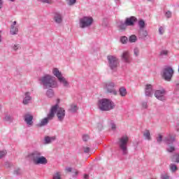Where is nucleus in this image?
<instances>
[{
	"instance_id": "f257e3e1",
	"label": "nucleus",
	"mask_w": 179,
	"mask_h": 179,
	"mask_svg": "<svg viewBox=\"0 0 179 179\" xmlns=\"http://www.w3.org/2000/svg\"><path fill=\"white\" fill-rule=\"evenodd\" d=\"M98 107L101 111H110V110H113L115 104L110 99H103L99 101Z\"/></svg>"
},
{
	"instance_id": "f03ea898",
	"label": "nucleus",
	"mask_w": 179,
	"mask_h": 179,
	"mask_svg": "<svg viewBox=\"0 0 179 179\" xmlns=\"http://www.w3.org/2000/svg\"><path fill=\"white\" fill-rule=\"evenodd\" d=\"M57 108H58V104L53 106L51 108L50 111L47 117L42 119L41 122L37 124V127H44L47 125V124H48V121H51V120L54 118L55 115V113L57 111Z\"/></svg>"
},
{
	"instance_id": "7ed1b4c3",
	"label": "nucleus",
	"mask_w": 179,
	"mask_h": 179,
	"mask_svg": "<svg viewBox=\"0 0 179 179\" xmlns=\"http://www.w3.org/2000/svg\"><path fill=\"white\" fill-rule=\"evenodd\" d=\"M41 82L43 85V86H45V87H57V81H55V79L54 77L47 75L41 78Z\"/></svg>"
},
{
	"instance_id": "20e7f679",
	"label": "nucleus",
	"mask_w": 179,
	"mask_h": 179,
	"mask_svg": "<svg viewBox=\"0 0 179 179\" xmlns=\"http://www.w3.org/2000/svg\"><path fill=\"white\" fill-rule=\"evenodd\" d=\"M173 74L174 70H173V69L171 67H166L163 71L162 78L164 79V80H166V82H170Z\"/></svg>"
},
{
	"instance_id": "39448f33",
	"label": "nucleus",
	"mask_w": 179,
	"mask_h": 179,
	"mask_svg": "<svg viewBox=\"0 0 179 179\" xmlns=\"http://www.w3.org/2000/svg\"><path fill=\"white\" fill-rule=\"evenodd\" d=\"M129 138L127 136H123L119 139V147L122 150L124 155H127V145H128Z\"/></svg>"
},
{
	"instance_id": "423d86ee",
	"label": "nucleus",
	"mask_w": 179,
	"mask_h": 179,
	"mask_svg": "<svg viewBox=\"0 0 179 179\" xmlns=\"http://www.w3.org/2000/svg\"><path fill=\"white\" fill-rule=\"evenodd\" d=\"M93 23V17H84L80 20V27L85 29V27H89L92 26Z\"/></svg>"
},
{
	"instance_id": "0eeeda50",
	"label": "nucleus",
	"mask_w": 179,
	"mask_h": 179,
	"mask_svg": "<svg viewBox=\"0 0 179 179\" xmlns=\"http://www.w3.org/2000/svg\"><path fill=\"white\" fill-rule=\"evenodd\" d=\"M108 60L109 62V66L110 69H117V66L120 65V62H118V59L115 57V56H108Z\"/></svg>"
},
{
	"instance_id": "6e6552de",
	"label": "nucleus",
	"mask_w": 179,
	"mask_h": 179,
	"mask_svg": "<svg viewBox=\"0 0 179 179\" xmlns=\"http://www.w3.org/2000/svg\"><path fill=\"white\" fill-rule=\"evenodd\" d=\"M115 84L114 83L109 82L106 85V90L107 93H111L115 96H117V91L114 89Z\"/></svg>"
},
{
	"instance_id": "1a4fd4ad",
	"label": "nucleus",
	"mask_w": 179,
	"mask_h": 179,
	"mask_svg": "<svg viewBox=\"0 0 179 179\" xmlns=\"http://www.w3.org/2000/svg\"><path fill=\"white\" fill-rule=\"evenodd\" d=\"M56 113L59 121H64V118H65V109H64V108H58L57 105Z\"/></svg>"
},
{
	"instance_id": "9d476101",
	"label": "nucleus",
	"mask_w": 179,
	"mask_h": 179,
	"mask_svg": "<svg viewBox=\"0 0 179 179\" xmlns=\"http://www.w3.org/2000/svg\"><path fill=\"white\" fill-rule=\"evenodd\" d=\"M164 94H166V91H164V90H157L155 91V96L158 100H160L161 101H164V100H166V97H164Z\"/></svg>"
},
{
	"instance_id": "9b49d317",
	"label": "nucleus",
	"mask_w": 179,
	"mask_h": 179,
	"mask_svg": "<svg viewBox=\"0 0 179 179\" xmlns=\"http://www.w3.org/2000/svg\"><path fill=\"white\" fill-rule=\"evenodd\" d=\"M41 157V152L38 151H34L32 153L29 154V157L34 163Z\"/></svg>"
},
{
	"instance_id": "f8f14e48",
	"label": "nucleus",
	"mask_w": 179,
	"mask_h": 179,
	"mask_svg": "<svg viewBox=\"0 0 179 179\" xmlns=\"http://www.w3.org/2000/svg\"><path fill=\"white\" fill-rule=\"evenodd\" d=\"M122 60H123L124 62H126L127 64H129L131 62V57L129 56V52L124 51L121 55Z\"/></svg>"
},
{
	"instance_id": "ddd939ff",
	"label": "nucleus",
	"mask_w": 179,
	"mask_h": 179,
	"mask_svg": "<svg viewBox=\"0 0 179 179\" xmlns=\"http://www.w3.org/2000/svg\"><path fill=\"white\" fill-rule=\"evenodd\" d=\"M24 121L27 122V125L31 127V125H33V115L30 114L25 115Z\"/></svg>"
},
{
	"instance_id": "4468645a",
	"label": "nucleus",
	"mask_w": 179,
	"mask_h": 179,
	"mask_svg": "<svg viewBox=\"0 0 179 179\" xmlns=\"http://www.w3.org/2000/svg\"><path fill=\"white\" fill-rule=\"evenodd\" d=\"M135 22H136V17H135L134 16L127 18L125 20L127 26H134Z\"/></svg>"
},
{
	"instance_id": "2eb2a0df",
	"label": "nucleus",
	"mask_w": 179,
	"mask_h": 179,
	"mask_svg": "<svg viewBox=\"0 0 179 179\" xmlns=\"http://www.w3.org/2000/svg\"><path fill=\"white\" fill-rule=\"evenodd\" d=\"M153 94V89L152 87V85L148 84L145 86V96L150 97Z\"/></svg>"
},
{
	"instance_id": "dca6fc26",
	"label": "nucleus",
	"mask_w": 179,
	"mask_h": 179,
	"mask_svg": "<svg viewBox=\"0 0 179 179\" xmlns=\"http://www.w3.org/2000/svg\"><path fill=\"white\" fill-rule=\"evenodd\" d=\"M47 158H45L44 156L41 155L38 159L34 162V164H47Z\"/></svg>"
},
{
	"instance_id": "f3484780",
	"label": "nucleus",
	"mask_w": 179,
	"mask_h": 179,
	"mask_svg": "<svg viewBox=\"0 0 179 179\" xmlns=\"http://www.w3.org/2000/svg\"><path fill=\"white\" fill-rule=\"evenodd\" d=\"M10 31L13 35L17 34V32L19 31V29L17 28V27H16V21H14L13 22Z\"/></svg>"
},
{
	"instance_id": "a211bd4d",
	"label": "nucleus",
	"mask_w": 179,
	"mask_h": 179,
	"mask_svg": "<svg viewBox=\"0 0 179 179\" xmlns=\"http://www.w3.org/2000/svg\"><path fill=\"white\" fill-rule=\"evenodd\" d=\"M165 143H167V145H170V143H173L174 141H176V138L174 136H168L164 138Z\"/></svg>"
},
{
	"instance_id": "6ab92c4d",
	"label": "nucleus",
	"mask_w": 179,
	"mask_h": 179,
	"mask_svg": "<svg viewBox=\"0 0 179 179\" xmlns=\"http://www.w3.org/2000/svg\"><path fill=\"white\" fill-rule=\"evenodd\" d=\"M52 73L55 76H56V78H57V79L59 80L60 78L62 77V74L61 73V72L59 71V70L57 68L53 69L52 70Z\"/></svg>"
},
{
	"instance_id": "aec40b11",
	"label": "nucleus",
	"mask_w": 179,
	"mask_h": 179,
	"mask_svg": "<svg viewBox=\"0 0 179 179\" xmlns=\"http://www.w3.org/2000/svg\"><path fill=\"white\" fill-rule=\"evenodd\" d=\"M31 100V97L30 96V93H25V97L23 100V104H29V101Z\"/></svg>"
},
{
	"instance_id": "412c9836",
	"label": "nucleus",
	"mask_w": 179,
	"mask_h": 179,
	"mask_svg": "<svg viewBox=\"0 0 179 179\" xmlns=\"http://www.w3.org/2000/svg\"><path fill=\"white\" fill-rule=\"evenodd\" d=\"M54 20L56 23H61L62 22V16H61V14H55Z\"/></svg>"
},
{
	"instance_id": "4be33fe9",
	"label": "nucleus",
	"mask_w": 179,
	"mask_h": 179,
	"mask_svg": "<svg viewBox=\"0 0 179 179\" xmlns=\"http://www.w3.org/2000/svg\"><path fill=\"white\" fill-rule=\"evenodd\" d=\"M78 110H79V108H78V106L75 105V104H71L70 106V108L69 109V110L71 113H76L78 111Z\"/></svg>"
},
{
	"instance_id": "5701e85b",
	"label": "nucleus",
	"mask_w": 179,
	"mask_h": 179,
	"mask_svg": "<svg viewBox=\"0 0 179 179\" xmlns=\"http://www.w3.org/2000/svg\"><path fill=\"white\" fill-rule=\"evenodd\" d=\"M119 92L122 97H125V96H127V89H125L124 87H121Z\"/></svg>"
},
{
	"instance_id": "b1692460",
	"label": "nucleus",
	"mask_w": 179,
	"mask_h": 179,
	"mask_svg": "<svg viewBox=\"0 0 179 179\" xmlns=\"http://www.w3.org/2000/svg\"><path fill=\"white\" fill-rule=\"evenodd\" d=\"M58 80L60 82V83H62L65 87L68 86L69 85L68 81H66V79H65V78H64L63 76L59 78Z\"/></svg>"
},
{
	"instance_id": "393cba45",
	"label": "nucleus",
	"mask_w": 179,
	"mask_h": 179,
	"mask_svg": "<svg viewBox=\"0 0 179 179\" xmlns=\"http://www.w3.org/2000/svg\"><path fill=\"white\" fill-rule=\"evenodd\" d=\"M52 141H55V137H50V136L45 137V143H51Z\"/></svg>"
},
{
	"instance_id": "a878e982",
	"label": "nucleus",
	"mask_w": 179,
	"mask_h": 179,
	"mask_svg": "<svg viewBox=\"0 0 179 179\" xmlns=\"http://www.w3.org/2000/svg\"><path fill=\"white\" fill-rule=\"evenodd\" d=\"M145 139H147L148 141H150V132L149 130H146L143 134Z\"/></svg>"
},
{
	"instance_id": "bb28decb",
	"label": "nucleus",
	"mask_w": 179,
	"mask_h": 179,
	"mask_svg": "<svg viewBox=\"0 0 179 179\" xmlns=\"http://www.w3.org/2000/svg\"><path fill=\"white\" fill-rule=\"evenodd\" d=\"M136 40H138V38H136V36L135 35H131L129 38V41L130 43H136Z\"/></svg>"
},
{
	"instance_id": "cd10ccee",
	"label": "nucleus",
	"mask_w": 179,
	"mask_h": 179,
	"mask_svg": "<svg viewBox=\"0 0 179 179\" xmlns=\"http://www.w3.org/2000/svg\"><path fill=\"white\" fill-rule=\"evenodd\" d=\"M46 94L49 98L54 97V91H52V90H48Z\"/></svg>"
},
{
	"instance_id": "c85d7f7f",
	"label": "nucleus",
	"mask_w": 179,
	"mask_h": 179,
	"mask_svg": "<svg viewBox=\"0 0 179 179\" xmlns=\"http://www.w3.org/2000/svg\"><path fill=\"white\" fill-rule=\"evenodd\" d=\"M172 160L176 163H179V154H176L175 155H173Z\"/></svg>"
},
{
	"instance_id": "c756f323",
	"label": "nucleus",
	"mask_w": 179,
	"mask_h": 179,
	"mask_svg": "<svg viewBox=\"0 0 179 179\" xmlns=\"http://www.w3.org/2000/svg\"><path fill=\"white\" fill-rule=\"evenodd\" d=\"M138 26L140 27V30L143 29V28L145 27V21H143V20H140L138 22Z\"/></svg>"
},
{
	"instance_id": "7c9ffc66",
	"label": "nucleus",
	"mask_w": 179,
	"mask_h": 179,
	"mask_svg": "<svg viewBox=\"0 0 179 179\" xmlns=\"http://www.w3.org/2000/svg\"><path fill=\"white\" fill-rule=\"evenodd\" d=\"M52 179H62V178H61V173H60V172H56V173L53 175Z\"/></svg>"
},
{
	"instance_id": "2f4dec72",
	"label": "nucleus",
	"mask_w": 179,
	"mask_h": 179,
	"mask_svg": "<svg viewBox=\"0 0 179 179\" xmlns=\"http://www.w3.org/2000/svg\"><path fill=\"white\" fill-rule=\"evenodd\" d=\"M170 167V170L172 171L173 173L174 171H176L177 170V165L174 164H171L169 165Z\"/></svg>"
},
{
	"instance_id": "473e14b6",
	"label": "nucleus",
	"mask_w": 179,
	"mask_h": 179,
	"mask_svg": "<svg viewBox=\"0 0 179 179\" xmlns=\"http://www.w3.org/2000/svg\"><path fill=\"white\" fill-rule=\"evenodd\" d=\"M127 26H128V25H127V23H126V22L122 23V24H120L119 25V29H120V30H125V29H127Z\"/></svg>"
},
{
	"instance_id": "72a5a7b5",
	"label": "nucleus",
	"mask_w": 179,
	"mask_h": 179,
	"mask_svg": "<svg viewBox=\"0 0 179 179\" xmlns=\"http://www.w3.org/2000/svg\"><path fill=\"white\" fill-rule=\"evenodd\" d=\"M69 6H72L76 3V0H66Z\"/></svg>"
},
{
	"instance_id": "f704fd0d",
	"label": "nucleus",
	"mask_w": 179,
	"mask_h": 179,
	"mask_svg": "<svg viewBox=\"0 0 179 179\" xmlns=\"http://www.w3.org/2000/svg\"><path fill=\"white\" fill-rule=\"evenodd\" d=\"M139 52H140L139 48H135L134 49V55H135V57H139Z\"/></svg>"
},
{
	"instance_id": "c9c22d12",
	"label": "nucleus",
	"mask_w": 179,
	"mask_h": 179,
	"mask_svg": "<svg viewBox=\"0 0 179 179\" xmlns=\"http://www.w3.org/2000/svg\"><path fill=\"white\" fill-rule=\"evenodd\" d=\"M39 1H40V2H42L43 3H49L50 5L53 3L52 0H39Z\"/></svg>"
},
{
	"instance_id": "e433bc0d",
	"label": "nucleus",
	"mask_w": 179,
	"mask_h": 179,
	"mask_svg": "<svg viewBox=\"0 0 179 179\" xmlns=\"http://www.w3.org/2000/svg\"><path fill=\"white\" fill-rule=\"evenodd\" d=\"M120 41L122 43V44H125L128 41V38H127V36H122L120 38Z\"/></svg>"
},
{
	"instance_id": "4c0bfd02",
	"label": "nucleus",
	"mask_w": 179,
	"mask_h": 179,
	"mask_svg": "<svg viewBox=\"0 0 179 179\" xmlns=\"http://www.w3.org/2000/svg\"><path fill=\"white\" fill-rule=\"evenodd\" d=\"M6 150L0 151V159H2V157H5V156H6Z\"/></svg>"
},
{
	"instance_id": "58836bf2",
	"label": "nucleus",
	"mask_w": 179,
	"mask_h": 179,
	"mask_svg": "<svg viewBox=\"0 0 179 179\" xmlns=\"http://www.w3.org/2000/svg\"><path fill=\"white\" fill-rule=\"evenodd\" d=\"M89 139H90V137L89 136V135L85 134L83 136V141H84V142H87Z\"/></svg>"
},
{
	"instance_id": "ea45409f",
	"label": "nucleus",
	"mask_w": 179,
	"mask_h": 179,
	"mask_svg": "<svg viewBox=\"0 0 179 179\" xmlns=\"http://www.w3.org/2000/svg\"><path fill=\"white\" fill-rule=\"evenodd\" d=\"M140 34L144 37H146L148 36V32L143 29H140Z\"/></svg>"
},
{
	"instance_id": "a19ab883",
	"label": "nucleus",
	"mask_w": 179,
	"mask_h": 179,
	"mask_svg": "<svg viewBox=\"0 0 179 179\" xmlns=\"http://www.w3.org/2000/svg\"><path fill=\"white\" fill-rule=\"evenodd\" d=\"M162 140H163V136L161 134H159V136L157 138V142L158 143H160Z\"/></svg>"
},
{
	"instance_id": "79ce46f5",
	"label": "nucleus",
	"mask_w": 179,
	"mask_h": 179,
	"mask_svg": "<svg viewBox=\"0 0 179 179\" xmlns=\"http://www.w3.org/2000/svg\"><path fill=\"white\" fill-rule=\"evenodd\" d=\"M165 16L166 17H168V18L171 17V11L170 10L166 11V13H165Z\"/></svg>"
},
{
	"instance_id": "37998d69",
	"label": "nucleus",
	"mask_w": 179,
	"mask_h": 179,
	"mask_svg": "<svg viewBox=\"0 0 179 179\" xmlns=\"http://www.w3.org/2000/svg\"><path fill=\"white\" fill-rule=\"evenodd\" d=\"M64 171L66 174H68V173H72V168L71 167L66 168Z\"/></svg>"
},
{
	"instance_id": "c03bdc74",
	"label": "nucleus",
	"mask_w": 179,
	"mask_h": 179,
	"mask_svg": "<svg viewBox=\"0 0 179 179\" xmlns=\"http://www.w3.org/2000/svg\"><path fill=\"white\" fill-rule=\"evenodd\" d=\"M84 153H89L90 152V148L89 147H84L83 148Z\"/></svg>"
},
{
	"instance_id": "a18cd8bd",
	"label": "nucleus",
	"mask_w": 179,
	"mask_h": 179,
	"mask_svg": "<svg viewBox=\"0 0 179 179\" xmlns=\"http://www.w3.org/2000/svg\"><path fill=\"white\" fill-rule=\"evenodd\" d=\"M162 179H170V177L167 173H164L162 175Z\"/></svg>"
},
{
	"instance_id": "49530a36",
	"label": "nucleus",
	"mask_w": 179,
	"mask_h": 179,
	"mask_svg": "<svg viewBox=\"0 0 179 179\" xmlns=\"http://www.w3.org/2000/svg\"><path fill=\"white\" fill-rule=\"evenodd\" d=\"M167 54H169L168 50H162L160 52V55H167Z\"/></svg>"
},
{
	"instance_id": "de8ad7c7",
	"label": "nucleus",
	"mask_w": 179,
	"mask_h": 179,
	"mask_svg": "<svg viewBox=\"0 0 179 179\" xmlns=\"http://www.w3.org/2000/svg\"><path fill=\"white\" fill-rule=\"evenodd\" d=\"M167 150H168V152H174L175 148H174V147L171 146V147H169V148L167 149Z\"/></svg>"
},
{
	"instance_id": "09e8293b",
	"label": "nucleus",
	"mask_w": 179,
	"mask_h": 179,
	"mask_svg": "<svg viewBox=\"0 0 179 179\" xmlns=\"http://www.w3.org/2000/svg\"><path fill=\"white\" fill-rule=\"evenodd\" d=\"M159 34H163L164 33V29H163V27H159Z\"/></svg>"
},
{
	"instance_id": "8fccbe9b",
	"label": "nucleus",
	"mask_w": 179,
	"mask_h": 179,
	"mask_svg": "<svg viewBox=\"0 0 179 179\" xmlns=\"http://www.w3.org/2000/svg\"><path fill=\"white\" fill-rule=\"evenodd\" d=\"M6 121H12V117H10V115H7L5 117Z\"/></svg>"
},
{
	"instance_id": "3c124183",
	"label": "nucleus",
	"mask_w": 179,
	"mask_h": 179,
	"mask_svg": "<svg viewBox=\"0 0 179 179\" xmlns=\"http://www.w3.org/2000/svg\"><path fill=\"white\" fill-rule=\"evenodd\" d=\"M142 106L143 108H148V103L143 102Z\"/></svg>"
},
{
	"instance_id": "603ef678",
	"label": "nucleus",
	"mask_w": 179,
	"mask_h": 179,
	"mask_svg": "<svg viewBox=\"0 0 179 179\" xmlns=\"http://www.w3.org/2000/svg\"><path fill=\"white\" fill-rule=\"evenodd\" d=\"M20 173V169H17L14 171V174H15V176H17Z\"/></svg>"
},
{
	"instance_id": "864d4df0",
	"label": "nucleus",
	"mask_w": 179,
	"mask_h": 179,
	"mask_svg": "<svg viewBox=\"0 0 179 179\" xmlns=\"http://www.w3.org/2000/svg\"><path fill=\"white\" fill-rule=\"evenodd\" d=\"M13 49L16 51V50L19 49V45H15Z\"/></svg>"
},
{
	"instance_id": "5fc2aeb1",
	"label": "nucleus",
	"mask_w": 179,
	"mask_h": 179,
	"mask_svg": "<svg viewBox=\"0 0 179 179\" xmlns=\"http://www.w3.org/2000/svg\"><path fill=\"white\" fill-rule=\"evenodd\" d=\"M2 5H3V3L2 2V0H0V9L2 8Z\"/></svg>"
},
{
	"instance_id": "6e6d98bb",
	"label": "nucleus",
	"mask_w": 179,
	"mask_h": 179,
	"mask_svg": "<svg viewBox=\"0 0 179 179\" xmlns=\"http://www.w3.org/2000/svg\"><path fill=\"white\" fill-rule=\"evenodd\" d=\"M112 129H115V124H112Z\"/></svg>"
},
{
	"instance_id": "4d7b16f0",
	"label": "nucleus",
	"mask_w": 179,
	"mask_h": 179,
	"mask_svg": "<svg viewBox=\"0 0 179 179\" xmlns=\"http://www.w3.org/2000/svg\"><path fill=\"white\" fill-rule=\"evenodd\" d=\"M88 177H89V176H88V175H85V179H87V178H88Z\"/></svg>"
},
{
	"instance_id": "13d9d810",
	"label": "nucleus",
	"mask_w": 179,
	"mask_h": 179,
	"mask_svg": "<svg viewBox=\"0 0 179 179\" xmlns=\"http://www.w3.org/2000/svg\"><path fill=\"white\" fill-rule=\"evenodd\" d=\"M1 41H2V39H1V36L0 35V43H1Z\"/></svg>"
},
{
	"instance_id": "bf43d9fd",
	"label": "nucleus",
	"mask_w": 179,
	"mask_h": 179,
	"mask_svg": "<svg viewBox=\"0 0 179 179\" xmlns=\"http://www.w3.org/2000/svg\"><path fill=\"white\" fill-rule=\"evenodd\" d=\"M10 1H11V2H13V1H15V0H10Z\"/></svg>"
},
{
	"instance_id": "052dcab7",
	"label": "nucleus",
	"mask_w": 179,
	"mask_h": 179,
	"mask_svg": "<svg viewBox=\"0 0 179 179\" xmlns=\"http://www.w3.org/2000/svg\"><path fill=\"white\" fill-rule=\"evenodd\" d=\"M178 72H179V67H178Z\"/></svg>"
}]
</instances>
